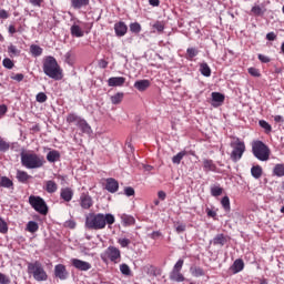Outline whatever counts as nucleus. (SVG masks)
<instances>
[{"instance_id":"nucleus-26","label":"nucleus","mask_w":284,"mask_h":284,"mask_svg":"<svg viewBox=\"0 0 284 284\" xmlns=\"http://www.w3.org/2000/svg\"><path fill=\"white\" fill-rule=\"evenodd\" d=\"M204 172H216V164L213 160L204 159L203 160Z\"/></svg>"},{"instance_id":"nucleus-53","label":"nucleus","mask_w":284,"mask_h":284,"mask_svg":"<svg viewBox=\"0 0 284 284\" xmlns=\"http://www.w3.org/2000/svg\"><path fill=\"white\" fill-rule=\"evenodd\" d=\"M10 277L3 273H0V284H10Z\"/></svg>"},{"instance_id":"nucleus-40","label":"nucleus","mask_w":284,"mask_h":284,"mask_svg":"<svg viewBox=\"0 0 284 284\" xmlns=\"http://www.w3.org/2000/svg\"><path fill=\"white\" fill-rule=\"evenodd\" d=\"M211 194L213 196H221V194H223V187H221L220 185L211 186Z\"/></svg>"},{"instance_id":"nucleus-42","label":"nucleus","mask_w":284,"mask_h":284,"mask_svg":"<svg viewBox=\"0 0 284 284\" xmlns=\"http://www.w3.org/2000/svg\"><path fill=\"white\" fill-rule=\"evenodd\" d=\"M129 28L133 34H139V32H141V24L139 22H132Z\"/></svg>"},{"instance_id":"nucleus-34","label":"nucleus","mask_w":284,"mask_h":284,"mask_svg":"<svg viewBox=\"0 0 284 284\" xmlns=\"http://www.w3.org/2000/svg\"><path fill=\"white\" fill-rule=\"evenodd\" d=\"M27 232H30L31 234H34V232H39V223L34 221H29L27 224Z\"/></svg>"},{"instance_id":"nucleus-49","label":"nucleus","mask_w":284,"mask_h":284,"mask_svg":"<svg viewBox=\"0 0 284 284\" xmlns=\"http://www.w3.org/2000/svg\"><path fill=\"white\" fill-rule=\"evenodd\" d=\"M0 234H8V223L0 217Z\"/></svg>"},{"instance_id":"nucleus-4","label":"nucleus","mask_w":284,"mask_h":284,"mask_svg":"<svg viewBox=\"0 0 284 284\" xmlns=\"http://www.w3.org/2000/svg\"><path fill=\"white\" fill-rule=\"evenodd\" d=\"M230 148H232V152L230 154L231 161H233V163H239V161L243 159V154H245V142L241 141L240 138H233V141L230 143Z\"/></svg>"},{"instance_id":"nucleus-1","label":"nucleus","mask_w":284,"mask_h":284,"mask_svg":"<svg viewBox=\"0 0 284 284\" xmlns=\"http://www.w3.org/2000/svg\"><path fill=\"white\" fill-rule=\"evenodd\" d=\"M114 215L106 213H91L85 217V227L88 230H103L105 225H114Z\"/></svg>"},{"instance_id":"nucleus-61","label":"nucleus","mask_w":284,"mask_h":284,"mask_svg":"<svg viewBox=\"0 0 284 284\" xmlns=\"http://www.w3.org/2000/svg\"><path fill=\"white\" fill-rule=\"evenodd\" d=\"M266 39H267V41H276V33H274V32H268V33L266 34Z\"/></svg>"},{"instance_id":"nucleus-13","label":"nucleus","mask_w":284,"mask_h":284,"mask_svg":"<svg viewBox=\"0 0 284 284\" xmlns=\"http://www.w3.org/2000/svg\"><path fill=\"white\" fill-rule=\"evenodd\" d=\"M105 183V190H108L111 194L119 192V181H116L114 178H108Z\"/></svg>"},{"instance_id":"nucleus-58","label":"nucleus","mask_w":284,"mask_h":284,"mask_svg":"<svg viewBox=\"0 0 284 284\" xmlns=\"http://www.w3.org/2000/svg\"><path fill=\"white\" fill-rule=\"evenodd\" d=\"M65 227H69L70 230H74L77 227V222L69 220L64 223Z\"/></svg>"},{"instance_id":"nucleus-10","label":"nucleus","mask_w":284,"mask_h":284,"mask_svg":"<svg viewBox=\"0 0 284 284\" xmlns=\"http://www.w3.org/2000/svg\"><path fill=\"white\" fill-rule=\"evenodd\" d=\"M71 265L75 267V270H79V272H88L89 270H92V264L79 258H72Z\"/></svg>"},{"instance_id":"nucleus-9","label":"nucleus","mask_w":284,"mask_h":284,"mask_svg":"<svg viewBox=\"0 0 284 284\" xmlns=\"http://www.w3.org/2000/svg\"><path fill=\"white\" fill-rule=\"evenodd\" d=\"M183 260H179L174 266L173 270L170 273V281H174L175 283H183L185 281V276L181 274V270H183Z\"/></svg>"},{"instance_id":"nucleus-63","label":"nucleus","mask_w":284,"mask_h":284,"mask_svg":"<svg viewBox=\"0 0 284 284\" xmlns=\"http://www.w3.org/2000/svg\"><path fill=\"white\" fill-rule=\"evenodd\" d=\"M99 68H101L102 70H105V68H108V61L101 59V60L99 61Z\"/></svg>"},{"instance_id":"nucleus-50","label":"nucleus","mask_w":284,"mask_h":284,"mask_svg":"<svg viewBox=\"0 0 284 284\" xmlns=\"http://www.w3.org/2000/svg\"><path fill=\"white\" fill-rule=\"evenodd\" d=\"M8 52H9V54H12L13 57H19V54H20L19 49H17V47L13 44H10L8 47Z\"/></svg>"},{"instance_id":"nucleus-14","label":"nucleus","mask_w":284,"mask_h":284,"mask_svg":"<svg viewBox=\"0 0 284 284\" xmlns=\"http://www.w3.org/2000/svg\"><path fill=\"white\" fill-rule=\"evenodd\" d=\"M109 88H121L125 85V78L123 77H112L108 80Z\"/></svg>"},{"instance_id":"nucleus-41","label":"nucleus","mask_w":284,"mask_h":284,"mask_svg":"<svg viewBox=\"0 0 284 284\" xmlns=\"http://www.w3.org/2000/svg\"><path fill=\"white\" fill-rule=\"evenodd\" d=\"M251 12L255 16V17H263L265 14V11L263 10V8H261L260 6H255L251 9Z\"/></svg>"},{"instance_id":"nucleus-45","label":"nucleus","mask_w":284,"mask_h":284,"mask_svg":"<svg viewBox=\"0 0 284 284\" xmlns=\"http://www.w3.org/2000/svg\"><path fill=\"white\" fill-rule=\"evenodd\" d=\"M10 150V142H6L2 138H0V152H8Z\"/></svg>"},{"instance_id":"nucleus-7","label":"nucleus","mask_w":284,"mask_h":284,"mask_svg":"<svg viewBox=\"0 0 284 284\" xmlns=\"http://www.w3.org/2000/svg\"><path fill=\"white\" fill-rule=\"evenodd\" d=\"M29 203L36 212H39V214H42L43 216L48 214V204H45V200H43V197L31 195L29 197Z\"/></svg>"},{"instance_id":"nucleus-47","label":"nucleus","mask_w":284,"mask_h":284,"mask_svg":"<svg viewBox=\"0 0 284 284\" xmlns=\"http://www.w3.org/2000/svg\"><path fill=\"white\" fill-rule=\"evenodd\" d=\"M186 54L189 57L190 60L194 59V57H196L199 54V50L196 48H189L186 50Z\"/></svg>"},{"instance_id":"nucleus-16","label":"nucleus","mask_w":284,"mask_h":284,"mask_svg":"<svg viewBox=\"0 0 284 284\" xmlns=\"http://www.w3.org/2000/svg\"><path fill=\"white\" fill-rule=\"evenodd\" d=\"M74 196V191H72L70 187H63L60 191V199L62 201H65L67 203H70Z\"/></svg>"},{"instance_id":"nucleus-31","label":"nucleus","mask_w":284,"mask_h":284,"mask_svg":"<svg viewBox=\"0 0 284 284\" xmlns=\"http://www.w3.org/2000/svg\"><path fill=\"white\" fill-rule=\"evenodd\" d=\"M251 174L253 179H261L263 176V168L261 165L252 166Z\"/></svg>"},{"instance_id":"nucleus-43","label":"nucleus","mask_w":284,"mask_h":284,"mask_svg":"<svg viewBox=\"0 0 284 284\" xmlns=\"http://www.w3.org/2000/svg\"><path fill=\"white\" fill-rule=\"evenodd\" d=\"M258 124H260V126L263 128V130H265L266 134H270V132H272V125H270V123H267V121L260 120Z\"/></svg>"},{"instance_id":"nucleus-44","label":"nucleus","mask_w":284,"mask_h":284,"mask_svg":"<svg viewBox=\"0 0 284 284\" xmlns=\"http://www.w3.org/2000/svg\"><path fill=\"white\" fill-rule=\"evenodd\" d=\"M120 272L124 276H130V274H132V271L130 270V266L128 264H121L120 265Z\"/></svg>"},{"instance_id":"nucleus-55","label":"nucleus","mask_w":284,"mask_h":284,"mask_svg":"<svg viewBox=\"0 0 284 284\" xmlns=\"http://www.w3.org/2000/svg\"><path fill=\"white\" fill-rule=\"evenodd\" d=\"M257 59L261 61V63H270L271 59L267 55H264L262 53L257 54Z\"/></svg>"},{"instance_id":"nucleus-64","label":"nucleus","mask_w":284,"mask_h":284,"mask_svg":"<svg viewBox=\"0 0 284 284\" xmlns=\"http://www.w3.org/2000/svg\"><path fill=\"white\" fill-rule=\"evenodd\" d=\"M6 112H8V106L6 104L0 105V116H4Z\"/></svg>"},{"instance_id":"nucleus-54","label":"nucleus","mask_w":284,"mask_h":284,"mask_svg":"<svg viewBox=\"0 0 284 284\" xmlns=\"http://www.w3.org/2000/svg\"><path fill=\"white\" fill-rule=\"evenodd\" d=\"M186 230V225L183 223H178V225L175 226V232H178V234H182V232H185Z\"/></svg>"},{"instance_id":"nucleus-19","label":"nucleus","mask_w":284,"mask_h":284,"mask_svg":"<svg viewBox=\"0 0 284 284\" xmlns=\"http://www.w3.org/2000/svg\"><path fill=\"white\" fill-rule=\"evenodd\" d=\"M150 85V80H138L134 82L133 88H135V90H138L139 92H145V90H148Z\"/></svg>"},{"instance_id":"nucleus-38","label":"nucleus","mask_w":284,"mask_h":284,"mask_svg":"<svg viewBox=\"0 0 284 284\" xmlns=\"http://www.w3.org/2000/svg\"><path fill=\"white\" fill-rule=\"evenodd\" d=\"M221 205L223 207V210L225 212H230L231 206H230V197L227 195H225L224 197H222L221 200Z\"/></svg>"},{"instance_id":"nucleus-52","label":"nucleus","mask_w":284,"mask_h":284,"mask_svg":"<svg viewBox=\"0 0 284 284\" xmlns=\"http://www.w3.org/2000/svg\"><path fill=\"white\" fill-rule=\"evenodd\" d=\"M118 243L121 245V247H128L132 242L130 239H119Z\"/></svg>"},{"instance_id":"nucleus-5","label":"nucleus","mask_w":284,"mask_h":284,"mask_svg":"<svg viewBox=\"0 0 284 284\" xmlns=\"http://www.w3.org/2000/svg\"><path fill=\"white\" fill-rule=\"evenodd\" d=\"M252 153L258 161H270V146L264 144L261 140H256L252 143Z\"/></svg>"},{"instance_id":"nucleus-30","label":"nucleus","mask_w":284,"mask_h":284,"mask_svg":"<svg viewBox=\"0 0 284 284\" xmlns=\"http://www.w3.org/2000/svg\"><path fill=\"white\" fill-rule=\"evenodd\" d=\"M190 273L195 278H199L200 276H205V271H203V268L201 266H191Z\"/></svg>"},{"instance_id":"nucleus-35","label":"nucleus","mask_w":284,"mask_h":284,"mask_svg":"<svg viewBox=\"0 0 284 284\" xmlns=\"http://www.w3.org/2000/svg\"><path fill=\"white\" fill-rule=\"evenodd\" d=\"M185 154H187V152L185 151L179 152L176 155L172 158V163L179 165L181 161H183V156H185Z\"/></svg>"},{"instance_id":"nucleus-8","label":"nucleus","mask_w":284,"mask_h":284,"mask_svg":"<svg viewBox=\"0 0 284 284\" xmlns=\"http://www.w3.org/2000/svg\"><path fill=\"white\" fill-rule=\"evenodd\" d=\"M102 261H111V263H119L121 261V250L115 246H109L101 255Z\"/></svg>"},{"instance_id":"nucleus-22","label":"nucleus","mask_w":284,"mask_h":284,"mask_svg":"<svg viewBox=\"0 0 284 284\" xmlns=\"http://www.w3.org/2000/svg\"><path fill=\"white\" fill-rule=\"evenodd\" d=\"M0 187H6L7 190H14V182L8 176H0Z\"/></svg>"},{"instance_id":"nucleus-21","label":"nucleus","mask_w":284,"mask_h":284,"mask_svg":"<svg viewBox=\"0 0 284 284\" xmlns=\"http://www.w3.org/2000/svg\"><path fill=\"white\" fill-rule=\"evenodd\" d=\"M77 125L81 130V132H83V134H91L92 128L84 119L79 120Z\"/></svg>"},{"instance_id":"nucleus-62","label":"nucleus","mask_w":284,"mask_h":284,"mask_svg":"<svg viewBox=\"0 0 284 284\" xmlns=\"http://www.w3.org/2000/svg\"><path fill=\"white\" fill-rule=\"evenodd\" d=\"M9 17L10 14L8 13V11H6V9L0 10V19H8Z\"/></svg>"},{"instance_id":"nucleus-36","label":"nucleus","mask_w":284,"mask_h":284,"mask_svg":"<svg viewBox=\"0 0 284 284\" xmlns=\"http://www.w3.org/2000/svg\"><path fill=\"white\" fill-rule=\"evenodd\" d=\"M275 176H284V164H276L273 169Z\"/></svg>"},{"instance_id":"nucleus-24","label":"nucleus","mask_w":284,"mask_h":284,"mask_svg":"<svg viewBox=\"0 0 284 284\" xmlns=\"http://www.w3.org/2000/svg\"><path fill=\"white\" fill-rule=\"evenodd\" d=\"M16 178L18 179L19 183H28L32 175L28 174L26 171L18 170Z\"/></svg>"},{"instance_id":"nucleus-48","label":"nucleus","mask_w":284,"mask_h":284,"mask_svg":"<svg viewBox=\"0 0 284 284\" xmlns=\"http://www.w3.org/2000/svg\"><path fill=\"white\" fill-rule=\"evenodd\" d=\"M36 100L38 103H45V101H48V95L44 92H40L36 95Z\"/></svg>"},{"instance_id":"nucleus-11","label":"nucleus","mask_w":284,"mask_h":284,"mask_svg":"<svg viewBox=\"0 0 284 284\" xmlns=\"http://www.w3.org/2000/svg\"><path fill=\"white\" fill-rule=\"evenodd\" d=\"M54 276L60 278V281H65L68 280V276H70V273L68 272V268H65V265L58 264L54 266Z\"/></svg>"},{"instance_id":"nucleus-37","label":"nucleus","mask_w":284,"mask_h":284,"mask_svg":"<svg viewBox=\"0 0 284 284\" xmlns=\"http://www.w3.org/2000/svg\"><path fill=\"white\" fill-rule=\"evenodd\" d=\"M81 121V118L77 115V113H69L67 115V123H79Z\"/></svg>"},{"instance_id":"nucleus-2","label":"nucleus","mask_w":284,"mask_h":284,"mask_svg":"<svg viewBox=\"0 0 284 284\" xmlns=\"http://www.w3.org/2000/svg\"><path fill=\"white\" fill-rule=\"evenodd\" d=\"M42 69L49 79H53L54 81H61V79H63L61 67L59 65V62H57V59L52 55H48L43 59Z\"/></svg>"},{"instance_id":"nucleus-23","label":"nucleus","mask_w":284,"mask_h":284,"mask_svg":"<svg viewBox=\"0 0 284 284\" xmlns=\"http://www.w3.org/2000/svg\"><path fill=\"white\" fill-rule=\"evenodd\" d=\"M47 161L49 163H57V161H61V153L57 150H52L47 154Z\"/></svg>"},{"instance_id":"nucleus-60","label":"nucleus","mask_w":284,"mask_h":284,"mask_svg":"<svg viewBox=\"0 0 284 284\" xmlns=\"http://www.w3.org/2000/svg\"><path fill=\"white\" fill-rule=\"evenodd\" d=\"M206 215L210 217V219H216V212L215 211H212L210 207H206Z\"/></svg>"},{"instance_id":"nucleus-57","label":"nucleus","mask_w":284,"mask_h":284,"mask_svg":"<svg viewBox=\"0 0 284 284\" xmlns=\"http://www.w3.org/2000/svg\"><path fill=\"white\" fill-rule=\"evenodd\" d=\"M124 194L125 196H134V187L132 186L124 187Z\"/></svg>"},{"instance_id":"nucleus-51","label":"nucleus","mask_w":284,"mask_h":284,"mask_svg":"<svg viewBox=\"0 0 284 284\" xmlns=\"http://www.w3.org/2000/svg\"><path fill=\"white\" fill-rule=\"evenodd\" d=\"M153 28L158 31V32H163V30H165V24L161 21H156L153 24Z\"/></svg>"},{"instance_id":"nucleus-28","label":"nucleus","mask_w":284,"mask_h":284,"mask_svg":"<svg viewBox=\"0 0 284 284\" xmlns=\"http://www.w3.org/2000/svg\"><path fill=\"white\" fill-rule=\"evenodd\" d=\"M71 6L74 8V10H81V8L90 6V0H71Z\"/></svg>"},{"instance_id":"nucleus-12","label":"nucleus","mask_w":284,"mask_h":284,"mask_svg":"<svg viewBox=\"0 0 284 284\" xmlns=\"http://www.w3.org/2000/svg\"><path fill=\"white\" fill-rule=\"evenodd\" d=\"M80 205L82 210H90L92 205H94V202L92 201V196H90L88 193H82L80 195Z\"/></svg>"},{"instance_id":"nucleus-18","label":"nucleus","mask_w":284,"mask_h":284,"mask_svg":"<svg viewBox=\"0 0 284 284\" xmlns=\"http://www.w3.org/2000/svg\"><path fill=\"white\" fill-rule=\"evenodd\" d=\"M212 102V105L214 108H219V105H223V103L225 102V95L223 93L213 92Z\"/></svg>"},{"instance_id":"nucleus-46","label":"nucleus","mask_w":284,"mask_h":284,"mask_svg":"<svg viewBox=\"0 0 284 284\" xmlns=\"http://www.w3.org/2000/svg\"><path fill=\"white\" fill-rule=\"evenodd\" d=\"M3 68H7V70H12L14 68V62L10 60V58H4L2 61Z\"/></svg>"},{"instance_id":"nucleus-33","label":"nucleus","mask_w":284,"mask_h":284,"mask_svg":"<svg viewBox=\"0 0 284 284\" xmlns=\"http://www.w3.org/2000/svg\"><path fill=\"white\" fill-rule=\"evenodd\" d=\"M30 52L32 57H41V54H43V49L37 44H31Z\"/></svg>"},{"instance_id":"nucleus-6","label":"nucleus","mask_w":284,"mask_h":284,"mask_svg":"<svg viewBox=\"0 0 284 284\" xmlns=\"http://www.w3.org/2000/svg\"><path fill=\"white\" fill-rule=\"evenodd\" d=\"M28 274H32L34 281L39 283L48 281V273L45 268H43V264L39 261L28 263Z\"/></svg>"},{"instance_id":"nucleus-27","label":"nucleus","mask_w":284,"mask_h":284,"mask_svg":"<svg viewBox=\"0 0 284 284\" xmlns=\"http://www.w3.org/2000/svg\"><path fill=\"white\" fill-rule=\"evenodd\" d=\"M121 221L125 227L130 225H134L136 223V220L134 219V216L128 215V214H122Z\"/></svg>"},{"instance_id":"nucleus-20","label":"nucleus","mask_w":284,"mask_h":284,"mask_svg":"<svg viewBox=\"0 0 284 284\" xmlns=\"http://www.w3.org/2000/svg\"><path fill=\"white\" fill-rule=\"evenodd\" d=\"M245 268V263L242 258H237L234 261L233 265L231 266V272L233 274H239V272H243Z\"/></svg>"},{"instance_id":"nucleus-56","label":"nucleus","mask_w":284,"mask_h":284,"mask_svg":"<svg viewBox=\"0 0 284 284\" xmlns=\"http://www.w3.org/2000/svg\"><path fill=\"white\" fill-rule=\"evenodd\" d=\"M248 74H251V77H261V71L256 68H248Z\"/></svg>"},{"instance_id":"nucleus-15","label":"nucleus","mask_w":284,"mask_h":284,"mask_svg":"<svg viewBox=\"0 0 284 284\" xmlns=\"http://www.w3.org/2000/svg\"><path fill=\"white\" fill-rule=\"evenodd\" d=\"M114 32L118 37H125V34H128V24L123 21L115 23Z\"/></svg>"},{"instance_id":"nucleus-3","label":"nucleus","mask_w":284,"mask_h":284,"mask_svg":"<svg viewBox=\"0 0 284 284\" xmlns=\"http://www.w3.org/2000/svg\"><path fill=\"white\" fill-rule=\"evenodd\" d=\"M20 156L21 165L23 168H27V170H39V168H43V165L45 164V159L37 153L22 152Z\"/></svg>"},{"instance_id":"nucleus-59","label":"nucleus","mask_w":284,"mask_h":284,"mask_svg":"<svg viewBox=\"0 0 284 284\" xmlns=\"http://www.w3.org/2000/svg\"><path fill=\"white\" fill-rule=\"evenodd\" d=\"M11 79L13 81H18V83H21V81H23V79H24V75H23V73H18V74L11 77Z\"/></svg>"},{"instance_id":"nucleus-29","label":"nucleus","mask_w":284,"mask_h":284,"mask_svg":"<svg viewBox=\"0 0 284 284\" xmlns=\"http://www.w3.org/2000/svg\"><path fill=\"white\" fill-rule=\"evenodd\" d=\"M200 72L202 77H212V69H210L207 62L200 63Z\"/></svg>"},{"instance_id":"nucleus-39","label":"nucleus","mask_w":284,"mask_h":284,"mask_svg":"<svg viewBox=\"0 0 284 284\" xmlns=\"http://www.w3.org/2000/svg\"><path fill=\"white\" fill-rule=\"evenodd\" d=\"M122 101H123V93H116L111 97V103H113V105H119V103H121Z\"/></svg>"},{"instance_id":"nucleus-17","label":"nucleus","mask_w":284,"mask_h":284,"mask_svg":"<svg viewBox=\"0 0 284 284\" xmlns=\"http://www.w3.org/2000/svg\"><path fill=\"white\" fill-rule=\"evenodd\" d=\"M229 241H230V237H227L223 233H220L213 237L212 243L213 245H220L221 247H223Z\"/></svg>"},{"instance_id":"nucleus-25","label":"nucleus","mask_w":284,"mask_h":284,"mask_svg":"<svg viewBox=\"0 0 284 284\" xmlns=\"http://www.w3.org/2000/svg\"><path fill=\"white\" fill-rule=\"evenodd\" d=\"M44 190L48 192V194H54V192L59 190V185H57V182L49 180L45 182Z\"/></svg>"},{"instance_id":"nucleus-32","label":"nucleus","mask_w":284,"mask_h":284,"mask_svg":"<svg viewBox=\"0 0 284 284\" xmlns=\"http://www.w3.org/2000/svg\"><path fill=\"white\" fill-rule=\"evenodd\" d=\"M70 30L72 37L81 38L84 34L83 30L81 29V27H79V24H73Z\"/></svg>"}]
</instances>
